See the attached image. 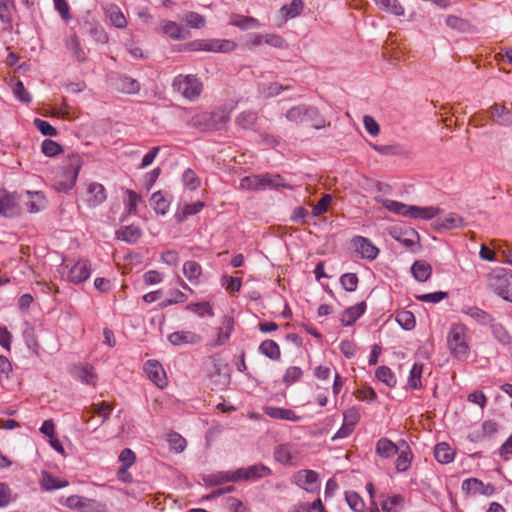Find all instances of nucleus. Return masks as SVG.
<instances>
[{
  "instance_id": "10",
  "label": "nucleus",
  "mask_w": 512,
  "mask_h": 512,
  "mask_svg": "<svg viewBox=\"0 0 512 512\" xmlns=\"http://www.w3.org/2000/svg\"><path fill=\"white\" fill-rule=\"evenodd\" d=\"M91 271L90 262L86 259H80L69 269L67 280L73 284L83 283L89 279Z\"/></svg>"
},
{
  "instance_id": "61",
  "label": "nucleus",
  "mask_w": 512,
  "mask_h": 512,
  "mask_svg": "<svg viewBox=\"0 0 512 512\" xmlns=\"http://www.w3.org/2000/svg\"><path fill=\"white\" fill-rule=\"evenodd\" d=\"M34 124L36 128L45 136H56L57 130L55 127H53L49 122L36 118L34 120Z\"/></svg>"
},
{
  "instance_id": "51",
  "label": "nucleus",
  "mask_w": 512,
  "mask_h": 512,
  "mask_svg": "<svg viewBox=\"0 0 512 512\" xmlns=\"http://www.w3.org/2000/svg\"><path fill=\"white\" fill-rule=\"evenodd\" d=\"M257 120V113L251 110L243 111L237 117V123L244 129L252 128Z\"/></svg>"
},
{
  "instance_id": "34",
  "label": "nucleus",
  "mask_w": 512,
  "mask_h": 512,
  "mask_svg": "<svg viewBox=\"0 0 512 512\" xmlns=\"http://www.w3.org/2000/svg\"><path fill=\"white\" fill-rule=\"evenodd\" d=\"M234 327V321L231 317H225L223 320V326L219 328L218 335L215 339L214 344L221 346L225 344L230 338L231 332Z\"/></svg>"
},
{
  "instance_id": "2",
  "label": "nucleus",
  "mask_w": 512,
  "mask_h": 512,
  "mask_svg": "<svg viewBox=\"0 0 512 512\" xmlns=\"http://www.w3.org/2000/svg\"><path fill=\"white\" fill-rule=\"evenodd\" d=\"M377 201L380 202L383 207L389 211L397 215L406 216L413 219L430 220L441 212L440 208L434 206L419 207L415 205H407L405 203L390 199H378Z\"/></svg>"
},
{
  "instance_id": "54",
  "label": "nucleus",
  "mask_w": 512,
  "mask_h": 512,
  "mask_svg": "<svg viewBox=\"0 0 512 512\" xmlns=\"http://www.w3.org/2000/svg\"><path fill=\"white\" fill-rule=\"evenodd\" d=\"M67 48L72 52L73 56L78 61L85 60V52L81 48L79 39L76 35L71 36V38L68 40Z\"/></svg>"
},
{
  "instance_id": "49",
  "label": "nucleus",
  "mask_w": 512,
  "mask_h": 512,
  "mask_svg": "<svg viewBox=\"0 0 512 512\" xmlns=\"http://www.w3.org/2000/svg\"><path fill=\"white\" fill-rule=\"evenodd\" d=\"M345 499L354 512H362L364 510L365 503L358 493L353 491L346 492Z\"/></svg>"
},
{
  "instance_id": "64",
  "label": "nucleus",
  "mask_w": 512,
  "mask_h": 512,
  "mask_svg": "<svg viewBox=\"0 0 512 512\" xmlns=\"http://www.w3.org/2000/svg\"><path fill=\"white\" fill-rule=\"evenodd\" d=\"M89 33L94 38V40L99 43L104 44L107 43L109 40L108 34L100 25H91Z\"/></svg>"
},
{
  "instance_id": "31",
  "label": "nucleus",
  "mask_w": 512,
  "mask_h": 512,
  "mask_svg": "<svg viewBox=\"0 0 512 512\" xmlns=\"http://www.w3.org/2000/svg\"><path fill=\"white\" fill-rule=\"evenodd\" d=\"M377 7L395 16L404 15V8L398 0H373Z\"/></svg>"
},
{
  "instance_id": "5",
  "label": "nucleus",
  "mask_w": 512,
  "mask_h": 512,
  "mask_svg": "<svg viewBox=\"0 0 512 512\" xmlns=\"http://www.w3.org/2000/svg\"><path fill=\"white\" fill-rule=\"evenodd\" d=\"M286 118L291 122L315 121L314 127L320 129L325 127L324 119L320 118L319 111L315 107L299 105L289 109Z\"/></svg>"
},
{
  "instance_id": "60",
  "label": "nucleus",
  "mask_w": 512,
  "mask_h": 512,
  "mask_svg": "<svg viewBox=\"0 0 512 512\" xmlns=\"http://www.w3.org/2000/svg\"><path fill=\"white\" fill-rule=\"evenodd\" d=\"M184 19L189 26L197 29L204 27L206 23L204 16L196 12H188Z\"/></svg>"
},
{
  "instance_id": "4",
  "label": "nucleus",
  "mask_w": 512,
  "mask_h": 512,
  "mask_svg": "<svg viewBox=\"0 0 512 512\" xmlns=\"http://www.w3.org/2000/svg\"><path fill=\"white\" fill-rule=\"evenodd\" d=\"M488 287L502 299L512 302V272L496 270L490 273Z\"/></svg>"
},
{
  "instance_id": "16",
  "label": "nucleus",
  "mask_w": 512,
  "mask_h": 512,
  "mask_svg": "<svg viewBox=\"0 0 512 512\" xmlns=\"http://www.w3.org/2000/svg\"><path fill=\"white\" fill-rule=\"evenodd\" d=\"M201 340L200 335L190 330L175 331L168 336V341L174 346L194 345Z\"/></svg>"
},
{
  "instance_id": "20",
  "label": "nucleus",
  "mask_w": 512,
  "mask_h": 512,
  "mask_svg": "<svg viewBox=\"0 0 512 512\" xmlns=\"http://www.w3.org/2000/svg\"><path fill=\"white\" fill-rule=\"evenodd\" d=\"M263 412L265 415H267L273 419L287 420V421H291V422H298L300 420V416H298L291 409L266 406L263 408Z\"/></svg>"
},
{
  "instance_id": "19",
  "label": "nucleus",
  "mask_w": 512,
  "mask_h": 512,
  "mask_svg": "<svg viewBox=\"0 0 512 512\" xmlns=\"http://www.w3.org/2000/svg\"><path fill=\"white\" fill-rule=\"evenodd\" d=\"M397 454L396 470L397 472H406L410 468L413 460V453L406 441L401 440V448Z\"/></svg>"
},
{
  "instance_id": "40",
  "label": "nucleus",
  "mask_w": 512,
  "mask_h": 512,
  "mask_svg": "<svg viewBox=\"0 0 512 512\" xmlns=\"http://www.w3.org/2000/svg\"><path fill=\"white\" fill-rule=\"evenodd\" d=\"M150 204L153 207L154 211L159 215H165L169 208V203L161 193V191H157L152 194L150 198Z\"/></svg>"
},
{
  "instance_id": "42",
  "label": "nucleus",
  "mask_w": 512,
  "mask_h": 512,
  "mask_svg": "<svg viewBox=\"0 0 512 512\" xmlns=\"http://www.w3.org/2000/svg\"><path fill=\"white\" fill-rule=\"evenodd\" d=\"M264 176V189L266 188H288V189H291L292 186L289 185V184H286L284 182V179L281 177V175L279 174H270V173H266V174H263Z\"/></svg>"
},
{
  "instance_id": "35",
  "label": "nucleus",
  "mask_w": 512,
  "mask_h": 512,
  "mask_svg": "<svg viewBox=\"0 0 512 512\" xmlns=\"http://www.w3.org/2000/svg\"><path fill=\"white\" fill-rule=\"evenodd\" d=\"M124 205L125 211L128 214H137V206L141 202V196L131 189L124 191Z\"/></svg>"
},
{
  "instance_id": "33",
  "label": "nucleus",
  "mask_w": 512,
  "mask_h": 512,
  "mask_svg": "<svg viewBox=\"0 0 512 512\" xmlns=\"http://www.w3.org/2000/svg\"><path fill=\"white\" fill-rule=\"evenodd\" d=\"M239 186L244 190H262L264 189V176L260 174L243 177Z\"/></svg>"
},
{
  "instance_id": "15",
  "label": "nucleus",
  "mask_w": 512,
  "mask_h": 512,
  "mask_svg": "<svg viewBox=\"0 0 512 512\" xmlns=\"http://www.w3.org/2000/svg\"><path fill=\"white\" fill-rule=\"evenodd\" d=\"M357 253L362 258L374 260L379 254V249L368 239L362 236H356L352 240Z\"/></svg>"
},
{
  "instance_id": "3",
  "label": "nucleus",
  "mask_w": 512,
  "mask_h": 512,
  "mask_svg": "<svg viewBox=\"0 0 512 512\" xmlns=\"http://www.w3.org/2000/svg\"><path fill=\"white\" fill-rule=\"evenodd\" d=\"M172 87L174 91L181 94L189 101H195L203 91V84L200 79L193 74L178 75L173 79Z\"/></svg>"
},
{
  "instance_id": "8",
  "label": "nucleus",
  "mask_w": 512,
  "mask_h": 512,
  "mask_svg": "<svg viewBox=\"0 0 512 512\" xmlns=\"http://www.w3.org/2000/svg\"><path fill=\"white\" fill-rule=\"evenodd\" d=\"M292 482L308 493H315L319 490L318 473L313 470H300L292 477Z\"/></svg>"
},
{
  "instance_id": "21",
  "label": "nucleus",
  "mask_w": 512,
  "mask_h": 512,
  "mask_svg": "<svg viewBox=\"0 0 512 512\" xmlns=\"http://www.w3.org/2000/svg\"><path fill=\"white\" fill-rule=\"evenodd\" d=\"M366 310V303L360 302L354 306H351L347 308L342 314H341V323L344 326H351L354 322H356L357 319H359Z\"/></svg>"
},
{
  "instance_id": "17",
  "label": "nucleus",
  "mask_w": 512,
  "mask_h": 512,
  "mask_svg": "<svg viewBox=\"0 0 512 512\" xmlns=\"http://www.w3.org/2000/svg\"><path fill=\"white\" fill-rule=\"evenodd\" d=\"M202 481L208 487L223 485L228 482H237L235 471H218L212 474L202 476Z\"/></svg>"
},
{
  "instance_id": "57",
  "label": "nucleus",
  "mask_w": 512,
  "mask_h": 512,
  "mask_svg": "<svg viewBox=\"0 0 512 512\" xmlns=\"http://www.w3.org/2000/svg\"><path fill=\"white\" fill-rule=\"evenodd\" d=\"M340 282L346 291L353 292L358 286V277L355 273H345L340 277Z\"/></svg>"
},
{
  "instance_id": "39",
  "label": "nucleus",
  "mask_w": 512,
  "mask_h": 512,
  "mask_svg": "<svg viewBox=\"0 0 512 512\" xmlns=\"http://www.w3.org/2000/svg\"><path fill=\"white\" fill-rule=\"evenodd\" d=\"M304 3L302 0H292L289 5H284L280 9L283 18H295L302 12Z\"/></svg>"
},
{
  "instance_id": "23",
  "label": "nucleus",
  "mask_w": 512,
  "mask_h": 512,
  "mask_svg": "<svg viewBox=\"0 0 512 512\" xmlns=\"http://www.w3.org/2000/svg\"><path fill=\"white\" fill-rule=\"evenodd\" d=\"M461 311L481 325H489L493 321L490 314L478 307L464 306Z\"/></svg>"
},
{
  "instance_id": "12",
  "label": "nucleus",
  "mask_w": 512,
  "mask_h": 512,
  "mask_svg": "<svg viewBox=\"0 0 512 512\" xmlns=\"http://www.w3.org/2000/svg\"><path fill=\"white\" fill-rule=\"evenodd\" d=\"M462 490L469 495L481 494L491 496L495 488L492 484H485L477 478H468L462 482Z\"/></svg>"
},
{
  "instance_id": "44",
  "label": "nucleus",
  "mask_w": 512,
  "mask_h": 512,
  "mask_svg": "<svg viewBox=\"0 0 512 512\" xmlns=\"http://www.w3.org/2000/svg\"><path fill=\"white\" fill-rule=\"evenodd\" d=\"M376 378L386 384L388 387L396 385V378L392 370L387 366H380L375 373Z\"/></svg>"
},
{
  "instance_id": "46",
  "label": "nucleus",
  "mask_w": 512,
  "mask_h": 512,
  "mask_svg": "<svg viewBox=\"0 0 512 512\" xmlns=\"http://www.w3.org/2000/svg\"><path fill=\"white\" fill-rule=\"evenodd\" d=\"M397 323L405 330H411L415 327V316L412 312L403 310L396 315Z\"/></svg>"
},
{
  "instance_id": "32",
  "label": "nucleus",
  "mask_w": 512,
  "mask_h": 512,
  "mask_svg": "<svg viewBox=\"0 0 512 512\" xmlns=\"http://www.w3.org/2000/svg\"><path fill=\"white\" fill-rule=\"evenodd\" d=\"M491 332L494 338L502 345L509 346L512 343V337L506 328L500 324L492 321L490 324Z\"/></svg>"
},
{
  "instance_id": "9",
  "label": "nucleus",
  "mask_w": 512,
  "mask_h": 512,
  "mask_svg": "<svg viewBox=\"0 0 512 512\" xmlns=\"http://www.w3.org/2000/svg\"><path fill=\"white\" fill-rule=\"evenodd\" d=\"M107 199V193L104 186L98 182L87 184L84 202L89 208H95Z\"/></svg>"
},
{
  "instance_id": "59",
  "label": "nucleus",
  "mask_w": 512,
  "mask_h": 512,
  "mask_svg": "<svg viewBox=\"0 0 512 512\" xmlns=\"http://www.w3.org/2000/svg\"><path fill=\"white\" fill-rule=\"evenodd\" d=\"M13 93L17 99L24 103H29L32 100L29 92L26 90L24 84L20 80H17L13 85Z\"/></svg>"
},
{
  "instance_id": "41",
  "label": "nucleus",
  "mask_w": 512,
  "mask_h": 512,
  "mask_svg": "<svg viewBox=\"0 0 512 512\" xmlns=\"http://www.w3.org/2000/svg\"><path fill=\"white\" fill-rule=\"evenodd\" d=\"M423 372V364L414 363L410 370V374L408 377V385L412 389H419L422 386L421 376Z\"/></svg>"
},
{
  "instance_id": "50",
  "label": "nucleus",
  "mask_w": 512,
  "mask_h": 512,
  "mask_svg": "<svg viewBox=\"0 0 512 512\" xmlns=\"http://www.w3.org/2000/svg\"><path fill=\"white\" fill-rule=\"evenodd\" d=\"M119 88L125 93L135 94L139 92L140 84L131 77L123 76L119 79Z\"/></svg>"
},
{
  "instance_id": "11",
  "label": "nucleus",
  "mask_w": 512,
  "mask_h": 512,
  "mask_svg": "<svg viewBox=\"0 0 512 512\" xmlns=\"http://www.w3.org/2000/svg\"><path fill=\"white\" fill-rule=\"evenodd\" d=\"M271 469L263 464H254L246 468L236 470L237 482L254 481L271 474Z\"/></svg>"
},
{
  "instance_id": "1",
  "label": "nucleus",
  "mask_w": 512,
  "mask_h": 512,
  "mask_svg": "<svg viewBox=\"0 0 512 512\" xmlns=\"http://www.w3.org/2000/svg\"><path fill=\"white\" fill-rule=\"evenodd\" d=\"M470 336L462 323L453 324L447 333V346L451 355L459 361H466L470 356Z\"/></svg>"
},
{
  "instance_id": "36",
  "label": "nucleus",
  "mask_w": 512,
  "mask_h": 512,
  "mask_svg": "<svg viewBox=\"0 0 512 512\" xmlns=\"http://www.w3.org/2000/svg\"><path fill=\"white\" fill-rule=\"evenodd\" d=\"M259 352L271 360H278L281 356L279 345L273 340H265L259 345Z\"/></svg>"
},
{
  "instance_id": "56",
  "label": "nucleus",
  "mask_w": 512,
  "mask_h": 512,
  "mask_svg": "<svg viewBox=\"0 0 512 512\" xmlns=\"http://www.w3.org/2000/svg\"><path fill=\"white\" fill-rule=\"evenodd\" d=\"M112 406L107 402H101L98 404L92 405V414H97L100 417H102V420L100 422V425H102L110 416V413L112 411Z\"/></svg>"
},
{
  "instance_id": "45",
  "label": "nucleus",
  "mask_w": 512,
  "mask_h": 512,
  "mask_svg": "<svg viewBox=\"0 0 512 512\" xmlns=\"http://www.w3.org/2000/svg\"><path fill=\"white\" fill-rule=\"evenodd\" d=\"M186 309L196 313L200 317H204L206 315L212 317L214 315L211 305L206 301L189 304Z\"/></svg>"
},
{
  "instance_id": "58",
  "label": "nucleus",
  "mask_w": 512,
  "mask_h": 512,
  "mask_svg": "<svg viewBox=\"0 0 512 512\" xmlns=\"http://www.w3.org/2000/svg\"><path fill=\"white\" fill-rule=\"evenodd\" d=\"M171 296H172L171 298L166 299L165 301L161 302L159 304V306L161 308H166V307L174 305V304L184 303L188 298L185 293H183L182 291L177 290V289L173 290L171 292Z\"/></svg>"
},
{
  "instance_id": "38",
  "label": "nucleus",
  "mask_w": 512,
  "mask_h": 512,
  "mask_svg": "<svg viewBox=\"0 0 512 512\" xmlns=\"http://www.w3.org/2000/svg\"><path fill=\"white\" fill-rule=\"evenodd\" d=\"M183 273L190 282L198 283L199 277L202 274V268L195 261H187L183 265Z\"/></svg>"
},
{
  "instance_id": "52",
  "label": "nucleus",
  "mask_w": 512,
  "mask_h": 512,
  "mask_svg": "<svg viewBox=\"0 0 512 512\" xmlns=\"http://www.w3.org/2000/svg\"><path fill=\"white\" fill-rule=\"evenodd\" d=\"M41 150L47 157H54L63 151L60 144L50 139H46L42 142Z\"/></svg>"
},
{
  "instance_id": "13",
  "label": "nucleus",
  "mask_w": 512,
  "mask_h": 512,
  "mask_svg": "<svg viewBox=\"0 0 512 512\" xmlns=\"http://www.w3.org/2000/svg\"><path fill=\"white\" fill-rule=\"evenodd\" d=\"M18 213V201L14 193L0 189V215L12 217Z\"/></svg>"
},
{
  "instance_id": "24",
  "label": "nucleus",
  "mask_w": 512,
  "mask_h": 512,
  "mask_svg": "<svg viewBox=\"0 0 512 512\" xmlns=\"http://www.w3.org/2000/svg\"><path fill=\"white\" fill-rule=\"evenodd\" d=\"M411 273L417 281L425 282L432 274V267L424 260H417L411 266Z\"/></svg>"
},
{
  "instance_id": "47",
  "label": "nucleus",
  "mask_w": 512,
  "mask_h": 512,
  "mask_svg": "<svg viewBox=\"0 0 512 512\" xmlns=\"http://www.w3.org/2000/svg\"><path fill=\"white\" fill-rule=\"evenodd\" d=\"M231 23L232 25L239 27L242 30L260 28L262 26L256 18L247 16H239L236 19H234Z\"/></svg>"
},
{
  "instance_id": "25",
  "label": "nucleus",
  "mask_w": 512,
  "mask_h": 512,
  "mask_svg": "<svg viewBox=\"0 0 512 512\" xmlns=\"http://www.w3.org/2000/svg\"><path fill=\"white\" fill-rule=\"evenodd\" d=\"M72 375L81 382L93 386L97 381V376L93 368L90 366H74L72 369Z\"/></svg>"
},
{
  "instance_id": "29",
  "label": "nucleus",
  "mask_w": 512,
  "mask_h": 512,
  "mask_svg": "<svg viewBox=\"0 0 512 512\" xmlns=\"http://www.w3.org/2000/svg\"><path fill=\"white\" fill-rule=\"evenodd\" d=\"M464 225V219L456 213H450L437 220V227L439 229H457L464 227Z\"/></svg>"
},
{
  "instance_id": "53",
  "label": "nucleus",
  "mask_w": 512,
  "mask_h": 512,
  "mask_svg": "<svg viewBox=\"0 0 512 512\" xmlns=\"http://www.w3.org/2000/svg\"><path fill=\"white\" fill-rule=\"evenodd\" d=\"M303 376V371L300 367L291 366L289 367L283 376V382L285 385L290 386L295 382L299 381Z\"/></svg>"
},
{
  "instance_id": "43",
  "label": "nucleus",
  "mask_w": 512,
  "mask_h": 512,
  "mask_svg": "<svg viewBox=\"0 0 512 512\" xmlns=\"http://www.w3.org/2000/svg\"><path fill=\"white\" fill-rule=\"evenodd\" d=\"M167 442L169 443V447L171 450L176 453H181L186 448V440L177 432H171L167 435Z\"/></svg>"
},
{
  "instance_id": "22",
  "label": "nucleus",
  "mask_w": 512,
  "mask_h": 512,
  "mask_svg": "<svg viewBox=\"0 0 512 512\" xmlns=\"http://www.w3.org/2000/svg\"><path fill=\"white\" fill-rule=\"evenodd\" d=\"M400 448L401 443L397 445L388 438H380L376 443L375 451L380 457L388 459L396 455Z\"/></svg>"
},
{
  "instance_id": "63",
  "label": "nucleus",
  "mask_w": 512,
  "mask_h": 512,
  "mask_svg": "<svg viewBox=\"0 0 512 512\" xmlns=\"http://www.w3.org/2000/svg\"><path fill=\"white\" fill-rule=\"evenodd\" d=\"M88 498L78 496V495H72L69 496L65 501V506L69 509L81 511L84 507V504L87 502Z\"/></svg>"
},
{
  "instance_id": "28",
  "label": "nucleus",
  "mask_w": 512,
  "mask_h": 512,
  "mask_svg": "<svg viewBox=\"0 0 512 512\" xmlns=\"http://www.w3.org/2000/svg\"><path fill=\"white\" fill-rule=\"evenodd\" d=\"M434 456L441 464H448L454 460V450L445 442L439 443L435 446Z\"/></svg>"
},
{
  "instance_id": "30",
  "label": "nucleus",
  "mask_w": 512,
  "mask_h": 512,
  "mask_svg": "<svg viewBox=\"0 0 512 512\" xmlns=\"http://www.w3.org/2000/svg\"><path fill=\"white\" fill-rule=\"evenodd\" d=\"M118 238L128 242V243H136L142 236V231L138 226L128 225L122 227L117 232Z\"/></svg>"
},
{
  "instance_id": "18",
  "label": "nucleus",
  "mask_w": 512,
  "mask_h": 512,
  "mask_svg": "<svg viewBox=\"0 0 512 512\" xmlns=\"http://www.w3.org/2000/svg\"><path fill=\"white\" fill-rule=\"evenodd\" d=\"M104 13L106 18L109 19L110 23L118 28V29H124L127 27V19L119 6L116 4H108L104 7Z\"/></svg>"
},
{
  "instance_id": "48",
  "label": "nucleus",
  "mask_w": 512,
  "mask_h": 512,
  "mask_svg": "<svg viewBox=\"0 0 512 512\" xmlns=\"http://www.w3.org/2000/svg\"><path fill=\"white\" fill-rule=\"evenodd\" d=\"M80 165L79 164H73L69 170L66 172L68 175V180L65 183L59 182L57 185L58 190H68L71 189L77 180L78 173H79Z\"/></svg>"
},
{
  "instance_id": "55",
  "label": "nucleus",
  "mask_w": 512,
  "mask_h": 512,
  "mask_svg": "<svg viewBox=\"0 0 512 512\" xmlns=\"http://www.w3.org/2000/svg\"><path fill=\"white\" fill-rule=\"evenodd\" d=\"M182 181L185 187L196 190L200 185V179L192 169L184 171Z\"/></svg>"
},
{
  "instance_id": "7",
  "label": "nucleus",
  "mask_w": 512,
  "mask_h": 512,
  "mask_svg": "<svg viewBox=\"0 0 512 512\" xmlns=\"http://www.w3.org/2000/svg\"><path fill=\"white\" fill-rule=\"evenodd\" d=\"M510 106L504 102L494 103L486 110V114L493 124L512 127V103Z\"/></svg>"
},
{
  "instance_id": "62",
  "label": "nucleus",
  "mask_w": 512,
  "mask_h": 512,
  "mask_svg": "<svg viewBox=\"0 0 512 512\" xmlns=\"http://www.w3.org/2000/svg\"><path fill=\"white\" fill-rule=\"evenodd\" d=\"M331 201H332V196L330 194L324 195L317 202V204L314 205L313 210H312L313 216L318 217V216L324 214L327 211V208H328L329 204L331 203Z\"/></svg>"
},
{
  "instance_id": "27",
  "label": "nucleus",
  "mask_w": 512,
  "mask_h": 512,
  "mask_svg": "<svg viewBox=\"0 0 512 512\" xmlns=\"http://www.w3.org/2000/svg\"><path fill=\"white\" fill-rule=\"evenodd\" d=\"M161 27L163 33L173 40H181L186 38L184 35L183 26L174 21L163 20L161 22Z\"/></svg>"
},
{
  "instance_id": "6",
  "label": "nucleus",
  "mask_w": 512,
  "mask_h": 512,
  "mask_svg": "<svg viewBox=\"0 0 512 512\" xmlns=\"http://www.w3.org/2000/svg\"><path fill=\"white\" fill-rule=\"evenodd\" d=\"M192 51L229 52L235 49L236 45L230 40H194L188 44Z\"/></svg>"
},
{
  "instance_id": "37",
  "label": "nucleus",
  "mask_w": 512,
  "mask_h": 512,
  "mask_svg": "<svg viewBox=\"0 0 512 512\" xmlns=\"http://www.w3.org/2000/svg\"><path fill=\"white\" fill-rule=\"evenodd\" d=\"M30 200L26 202L27 210L31 213H37L45 207V197L41 192L27 191Z\"/></svg>"
},
{
  "instance_id": "14",
  "label": "nucleus",
  "mask_w": 512,
  "mask_h": 512,
  "mask_svg": "<svg viewBox=\"0 0 512 512\" xmlns=\"http://www.w3.org/2000/svg\"><path fill=\"white\" fill-rule=\"evenodd\" d=\"M148 378L159 388L167 385V378L162 365L156 360H148L145 364Z\"/></svg>"
},
{
  "instance_id": "26",
  "label": "nucleus",
  "mask_w": 512,
  "mask_h": 512,
  "mask_svg": "<svg viewBox=\"0 0 512 512\" xmlns=\"http://www.w3.org/2000/svg\"><path fill=\"white\" fill-rule=\"evenodd\" d=\"M66 480H60L52 476L50 473L43 471L40 478V486L44 491H53L68 486Z\"/></svg>"
}]
</instances>
